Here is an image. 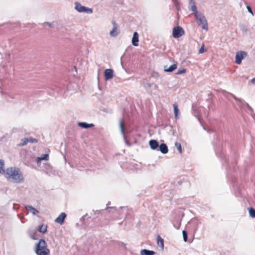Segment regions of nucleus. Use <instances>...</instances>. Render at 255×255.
I'll list each match as a JSON object with an SVG mask.
<instances>
[{
	"mask_svg": "<svg viewBox=\"0 0 255 255\" xmlns=\"http://www.w3.org/2000/svg\"><path fill=\"white\" fill-rule=\"evenodd\" d=\"M125 208H127V207L121 206L120 207V209H125Z\"/></svg>",
	"mask_w": 255,
	"mask_h": 255,
	"instance_id": "obj_47",
	"label": "nucleus"
},
{
	"mask_svg": "<svg viewBox=\"0 0 255 255\" xmlns=\"http://www.w3.org/2000/svg\"><path fill=\"white\" fill-rule=\"evenodd\" d=\"M118 28L113 27L112 30L110 32V35L111 36L115 37L118 35V33L117 32Z\"/></svg>",
	"mask_w": 255,
	"mask_h": 255,
	"instance_id": "obj_27",
	"label": "nucleus"
},
{
	"mask_svg": "<svg viewBox=\"0 0 255 255\" xmlns=\"http://www.w3.org/2000/svg\"><path fill=\"white\" fill-rule=\"evenodd\" d=\"M249 215L252 218H255V209L253 207L249 209Z\"/></svg>",
	"mask_w": 255,
	"mask_h": 255,
	"instance_id": "obj_28",
	"label": "nucleus"
},
{
	"mask_svg": "<svg viewBox=\"0 0 255 255\" xmlns=\"http://www.w3.org/2000/svg\"><path fill=\"white\" fill-rule=\"evenodd\" d=\"M183 238L185 242H186L188 240V234L186 231L183 230L182 231Z\"/></svg>",
	"mask_w": 255,
	"mask_h": 255,
	"instance_id": "obj_33",
	"label": "nucleus"
},
{
	"mask_svg": "<svg viewBox=\"0 0 255 255\" xmlns=\"http://www.w3.org/2000/svg\"><path fill=\"white\" fill-rule=\"evenodd\" d=\"M159 150L163 154H166L168 151V147L165 143H161L159 145Z\"/></svg>",
	"mask_w": 255,
	"mask_h": 255,
	"instance_id": "obj_16",
	"label": "nucleus"
},
{
	"mask_svg": "<svg viewBox=\"0 0 255 255\" xmlns=\"http://www.w3.org/2000/svg\"><path fill=\"white\" fill-rule=\"evenodd\" d=\"M120 124V127L121 129V131L122 134L124 136V138H125V131H124V121L123 119H121L119 121Z\"/></svg>",
	"mask_w": 255,
	"mask_h": 255,
	"instance_id": "obj_23",
	"label": "nucleus"
},
{
	"mask_svg": "<svg viewBox=\"0 0 255 255\" xmlns=\"http://www.w3.org/2000/svg\"><path fill=\"white\" fill-rule=\"evenodd\" d=\"M34 252L37 255H48L49 250L47 248L46 242L43 239H40L37 243L35 244Z\"/></svg>",
	"mask_w": 255,
	"mask_h": 255,
	"instance_id": "obj_2",
	"label": "nucleus"
},
{
	"mask_svg": "<svg viewBox=\"0 0 255 255\" xmlns=\"http://www.w3.org/2000/svg\"><path fill=\"white\" fill-rule=\"evenodd\" d=\"M183 28L179 26L175 27L173 29L172 35L175 38H178L184 34Z\"/></svg>",
	"mask_w": 255,
	"mask_h": 255,
	"instance_id": "obj_6",
	"label": "nucleus"
},
{
	"mask_svg": "<svg viewBox=\"0 0 255 255\" xmlns=\"http://www.w3.org/2000/svg\"><path fill=\"white\" fill-rule=\"evenodd\" d=\"M186 72V69H182L181 70H179L176 73V74L179 75L182 73H184Z\"/></svg>",
	"mask_w": 255,
	"mask_h": 255,
	"instance_id": "obj_38",
	"label": "nucleus"
},
{
	"mask_svg": "<svg viewBox=\"0 0 255 255\" xmlns=\"http://www.w3.org/2000/svg\"><path fill=\"white\" fill-rule=\"evenodd\" d=\"M47 225H40L38 226V231L41 233L44 234L47 232Z\"/></svg>",
	"mask_w": 255,
	"mask_h": 255,
	"instance_id": "obj_24",
	"label": "nucleus"
},
{
	"mask_svg": "<svg viewBox=\"0 0 255 255\" xmlns=\"http://www.w3.org/2000/svg\"><path fill=\"white\" fill-rule=\"evenodd\" d=\"M25 208L27 210L32 213L34 215H36L39 212V211L36 209L33 208L31 206L27 205L25 206Z\"/></svg>",
	"mask_w": 255,
	"mask_h": 255,
	"instance_id": "obj_19",
	"label": "nucleus"
},
{
	"mask_svg": "<svg viewBox=\"0 0 255 255\" xmlns=\"http://www.w3.org/2000/svg\"><path fill=\"white\" fill-rule=\"evenodd\" d=\"M172 1L174 3V4L175 7H176V8L177 9V10H178V7L180 6V3L178 1V0H172Z\"/></svg>",
	"mask_w": 255,
	"mask_h": 255,
	"instance_id": "obj_35",
	"label": "nucleus"
},
{
	"mask_svg": "<svg viewBox=\"0 0 255 255\" xmlns=\"http://www.w3.org/2000/svg\"><path fill=\"white\" fill-rule=\"evenodd\" d=\"M189 4H191L190 6L189 7V9L193 12L195 16L198 15L200 13L198 12L197 10V7L195 4V2L193 0H189Z\"/></svg>",
	"mask_w": 255,
	"mask_h": 255,
	"instance_id": "obj_11",
	"label": "nucleus"
},
{
	"mask_svg": "<svg viewBox=\"0 0 255 255\" xmlns=\"http://www.w3.org/2000/svg\"><path fill=\"white\" fill-rule=\"evenodd\" d=\"M251 82L255 85V77L251 80Z\"/></svg>",
	"mask_w": 255,
	"mask_h": 255,
	"instance_id": "obj_45",
	"label": "nucleus"
},
{
	"mask_svg": "<svg viewBox=\"0 0 255 255\" xmlns=\"http://www.w3.org/2000/svg\"><path fill=\"white\" fill-rule=\"evenodd\" d=\"M247 55V53L245 51H239L236 52L235 57V62L237 64H240L244 57Z\"/></svg>",
	"mask_w": 255,
	"mask_h": 255,
	"instance_id": "obj_7",
	"label": "nucleus"
},
{
	"mask_svg": "<svg viewBox=\"0 0 255 255\" xmlns=\"http://www.w3.org/2000/svg\"><path fill=\"white\" fill-rule=\"evenodd\" d=\"M231 97H232L235 100L238 102V105L241 109H246L249 104L247 103L244 100L241 98H237L235 95L231 93H228Z\"/></svg>",
	"mask_w": 255,
	"mask_h": 255,
	"instance_id": "obj_5",
	"label": "nucleus"
},
{
	"mask_svg": "<svg viewBox=\"0 0 255 255\" xmlns=\"http://www.w3.org/2000/svg\"><path fill=\"white\" fill-rule=\"evenodd\" d=\"M119 245L122 246H123V247H124L125 248H126V245L125 243H123V242H119Z\"/></svg>",
	"mask_w": 255,
	"mask_h": 255,
	"instance_id": "obj_43",
	"label": "nucleus"
},
{
	"mask_svg": "<svg viewBox=\"0 0 255 255\" xmlns=\"http://www.w3.org/2000/svg\"><path fill=\"white\" fill-rule=\"evenodd\" d=\"M78 125L79 127L85 129L94 127L93 124H88L85 122H79L78 123Z\"/></svg>",
	"mask_w": 255,
	"mask_h": 255,
	"instance_id": "obj_15",
	"label": "nucleus"
},
{
	"mask_svg": "<svg viewBox=\"0 0 255 255\" xmlns=\"http://www.w3.org/2000/svg\"><path fill=\"white\" fill-rule=\"evenodd\" d=\"M138 34L137 32H134L131 40L132 44L134 46H137L138 44Z\"/></svg>",
	"mask_w": 255,
	"mask_h": 255,
	"instance_id": "obj_13",
	"label": "nucleus"
},
{
	"mask_svg": "<svg viewBox=\"0 0 255 255\" xmlns=\"http://www.w3.org/2000/svg\"><path fill=\"white\" fill-rule=\"evenodd\" d=\"M111 205V202L109 201L108 203L107 204V207H110L109 205Z\"/></svg>",
	"mask_w": 255,
	"mask_h": 255,
	"instance_id": "obj_48",
	"label": "nucleus"
},
{
	"mask_svg": "<svg viewBox=\"0 0 255 255\" xmlns=\"http://www.w3.org/2000/svg\"><path fill=\"white\" fill-rule=\"evenodd\" d=\"M152 77H156L158 76V73H156V72H153L152 74Z\"/></svg>",
	"mask_w": 255,
	"mask_h": 255,
	"instance_id": "obj_44",
	"label": "nucleus"
},
{
	"mask_svg": "<svg viewBox=\"0 0 255 255\" xmlns=\"http://www.w3.org/2000/svg\"><path fill=\"white\" fill-rule=\"evenodd\" d=\"M45 172L47 173H50L52 172V167L50 166H48V168L45 170Z\"/></svg>",
	"mask_w": 255,
	"mask_h": 255,
	"instance_id": "obj_39",
	"label": "nucleus"
},
{
	"mask_svg": "<svg viewBox=\"0 0 255 255\" xmlns=\"http://www.w3.org/2000/svg\"><path fill=\"white\" fill-rule=\"evenodd\" d=\"M142 85L146 90H148L152 86V83L143 82Z\"/></svg>",
	"mask_w": 255,
	"mask_h": 255,
	"instance_id": "obj_29",
	"label": "nucleus"
},
{
	"mask_svg": "<svg viewBox=\"0 0 255 255\" xmlns=\"http://www.w3.org/2000/svg\"><path fill=\"white\" fill-rule=\"evenodd\" d=\"M49 158V155L47 154H42L40 157H38L36 158V162L37 164L40 163L41 160H48Z\"/></svg>",
	"mask_w": 255,
	"mask_h": 255,
	"instance_id": "obj_18",
	"label": "nucleus"
},
{
	"mask_svg": "<svg viewBox=\"0 0 255 255\" xmlns=\"http://www.w3.org/2000/svg\"><path fill=\"white\" fill-rule=\"evenodd\" d=\"M75 9L79 12H85L91 14L93 13V9L82 5L79 2H75Z\"/></svg>",
	"mask_w": 255,
	"mask_h": 255,
	"instance_id": "obj_4",
	"label": "nucleus"
},
{
	"mask_svg": "<svg viewBox=\"0 0 255 255\" xmlns=\"http://www.w3.org/2000/svg\"><path fill=\"white\" fill-rule=\"evenodd\" d=\"M43 25H48L50 27H53V25L52 23L49 22H45L43 23Z\"/></svg>",
	"mask_w": 255,
	"mask_h": 255,
	"instance_id": "obj_36",
	"label": "nucleus"
},
{
	"mask_svg": "<svg viewBox=\"0 0 255 255\" xmlns=\"http://www.w3.org/2000/svg\"><path fill=\"white\" fill-rule=\"evenodd\" d=\"M152 86H153L154 89L155 90H158V86H157V85L154 83H152Z\"/></svg>",
	"mask_w": 255,
	"mask_h": 255,
	"instance_id": "obj_41",
	"label": "nucleus"
},
{
	"mask_svg": "<svg viewBox=\"0 0 255 255\" xmlns=\"http://www.w3.org/2000/svg\"><path fill=\"white\" fill-rule=\"evenodd\" d=\"M177 68V65L176 64H173L171 65L168 68L166 69L165 68L164 71L167 72H172L174 71Z\"/></svg>",
	"mask_w": 255,
	"mask_h": 255,
	"instance_id": "obj_25",
	"label": "nucleus"
},
{
	"mask_svg": "<svg viewBox=\"0 0 255 255\" xmlns=\"http://www.w3.org/2000/svg\"><path fill=\"white\" fill-rule=\"evenodd\" d=\"M175 145L176 147L177 148L179 152L180 153H182V147H181V144L178 142H176L175 143Z\"/></svg>",
	"mask_w": 255,
	"mask_h": 255,
	"instance_id": "obj_32",
	"label": "nucleus"
},
{
	"mask_svg": "<svg viewBox=\"0 0 255 255\" xmlns=\"http://www.w3.org/2000/svg\"><path fill=\"white\" fill-rule=\"evenodd\" d=\"M4 175L9 181L12 183H21L24 180V177L19 169L15 167L7 168Z\"/></svg>",
	"mask_w": 255,
	"mask_h": 255,
	"instance_id": "obj_1",
	"label": "nucleus"
},
{
	"mask_svg": "<svg viewBox=\"0 0 255 255\" xmlns=\"http://www.w3.org/2000/svg\"><path fill=\"white\" fill-rule=\"evenodd\" d=\"M149 145L150 148L153 150L157 149L159 147L158 142L155 139H151L149 141Z\"/></svg>",
	"mask_w": 255,
	"mask_h": 255,
	"instance_id": "obj_12",
	"label": "nucleus"
},
{
	"mask_svg": "<svg viewBox=\"0 0 255 255\" xmlns=\"http://www.w3.org/2000/svg\"><path fill=\"white\" fill-rule=\"evenodd\" d=\"M28 141L30 143H37L38 142V140L37 139L33 138L32 137L28 138Z\"/></svg>",
	"mask_w": 255,
	"mask_h": 255,
	"instance_id": "obj_34",
	"label": "nucleus"
},
{
	"mask_svg": "<svg viewBox=\"0 0 255 255\" xmlns=\"http://www.w3.org/2000/svg\"><path fill=\"white\" fill-rule=\"evenodd\" d=\"M173 109H174V113L175 118L176 119H178V116L180 113L179 110L178 108V105L176 103H175L173 104Z\"/></svg>",
	"mask_w": 255,
	"mask_h": 255,
	"instance_id": "obj_20",
	"label": "nucleus"
},
{
	"mask_svg": "<svg viewBox=\"0 0 255 255\" xmlns=\"http://www.w3.org/2000/svg\"><path fill=\"white\" fill-rule=\"evenodd\" d=\"M157 242L158 245L160 247H161L162 249H163V248H164V240L159 235L157 237Z\"/></svg>",
	"mask_w": 255,
	"mask_h": 255,
	"instance_id": "obj_26",
	"label": "nucleus"
},
{
	"mask_svg": "<svg viewBox=\"0 0 255 255\" xmlns=\"http://www.w3.org/2000/svg\"><path fill=\"white\" fill-rule=\"evenodd\" d=\"M196 19L199 21L198 25L201 26L203 29L208 30V23L205 16L202 13L196 15Z\"/></svg>",
	"mask_w": 255,
	"mask_h": 255,
	"instance_id": "obj_3",
	"label": "nucleus"
},
{
	"mask_svg": "<svg viewBox=\"0 0 255 255\" xmlns=\"http://www.w3.org/2000/svg\"><path fill=\"white\" fill-rule=\"evenodd\" d=\"M247 8L248 9V11H249V12H250V13H251L253 15H254V13H253V11L252 9V8L249 5H248L247 6Z\"/></svg>",
	"mask_w": 255,
	"mask_h": 255,
	"instance_id": "obj_40",
	"label": "nucleus"
},
{
	"mask_svg": "<svg viewBox=\"0 0 255 255\" xmlns=\"http://www.w3.org/2000/svg\"><path fill=\"white\" fill-rule=\"evenodd\" d=\"M205 51V49H204V45H202V46L200 47L199 50V53L200 54H201V53H203L204 51Z\"/></svg>",
	"mask_w": 255,
	"mask_h": 255,
	"instance_id": "obj_37",
	"label": "nucleus"
},
{
	"mask_svg": "<svg viewBox=\"0 0 255 255\" xmlns=\"http://www.w3.org/2000/svg\"><path fill=\"white\" fill-rule=\"evenodd\" d=\"M4 161L3 159H0V173L4 175L6 172V170L4 169Z\"/></svg>",
	"mask_w": 255,
	"mask_h": 255,
	"instance_id": "obj_21",
	"label": "nucleus"
},
{
	"mask_svg": "<svg viewBox=\"0 0 255 255\" xmlns=\"http://www.w3.org/2000/svg\"><path fill=\"white\" fill-rule=\"evenodd\" d=\"M156 253L154 251L148 250L147 249H143L141 250V255H155Z\"/></svg>",
	"mask_w": 255,
	"mask_h": 255,
	"instance_id": "obj_17",
	"label": "nucleus"
},
{
	"mask_svg": "<svg viewBox=\"0 0 255 255\" xmlns=\"http://www.w3.org/2000/svg\"><path fill=\"white\" fill-rule=\"evenodd\" d=\"M90 218H91V217H88V218H87V219H90Z\"/></svg>",
	"mask_w": 255,
	"mask_h": 255,
	"instance_id": "obj_49",
	"label": "nucleus"
},
{
	"mask_svg": "<svg viewBox=\"0 0 255 255\" xmlns=\"http://www.w3.org/2000/svg\"><path fill=\"white\" fill-rule=\"evenodd\" d=\"M27 233L31 239L34 240L37 239V238L36 237V236L37 235V232L36 231H28L27 232Z\"/></svg>",
	"mask_w": 255,
	"mask_h": 255,
	"instance_id": "obj_22",
	"label": "nucleus"
},
{
	"mask_svg": "<svg viewBox=\"0 0 255 255\" xmlns=\"http://www.w3.org/2000/svg\"><path fill=\"white\" fill-rule=\"evenodd\" d=\"M104 77L106 81L112 79L114 77V71L112 69H106L104 71Z\"/></svg>",
	"mask_w": 255,
	"mask_h": 255,
	"instance_id": "obj_8",
	"label": "nucleus"
},
{
	"mask_svg": "<svg viewBox=\"0 0 255 255\" xmlns=\"http://www.w3.org/2000/svg\"><path fill=\"white\" fill-rule=\"evenodd\" d=\"M66 216V214L64 212H62L59 215V216L57 218L55 219V222L61 225L64 223Z\"/></svg>",
	"mask_w": 255,
	"mask_h": 255,
	"instance_id": "obj_10",
	"label": "nucleus"
},
{
	"mask_svg": "<svg viewBox=\"0 0 255 255\" xmlns=\"http://www.w3.org/2000/svg\"><path fill=\"white\" fill-rule=\"evenodd\" d=\"M245 110H246V111L249 114H250V115L253 116V115L254 114V110H253V108L249 105H248V106H247V108H246V109H245Z\"/></svg>",
	"mask_w": 255,
	"mask_h": 255,
	"instance_id": "obj_31",
	"label": "nucleus"
},
{
	"mask_svg": "<svg viewBox=\"0 0 255 255\" xmlns=\"http://www.w3.org/2000/svg\"><path fill=\"white\" fill-rule=\"evenodd\" d=\"M109 210H114L116 212L118 211V209L116 207H107L104 209L101 210H97L96 211H94V212L95 214L97 215V217H98L99 215L102 214V213L104 211H107ZM109 212H111V210H109Z\"/></svg>",
	"mask_w": 255,
	"mask_h": 255,
	"instance_id": "obj_9",
	"label": "nucleus"
},
{
	"mask_svg": "<svg viewBox=\"0 0 255 255\" xmlns=\"http://www.w3.org/2000/svg\"><path fill=\"white\" fill-rule=\"evenodd\" d=\"M28 142V138H23L21 139V142L18 144L19 146H23Z\"/></svg>",
	"mask_w": 255,
	"mask_h": 255,
	"instance_id": "obj_30",
	"label": "nucleus"
},
{
	"mask_svg": "<svg viewBox=\"0 0 255 255\" xmlns=\"http://www.w3.org/2000/svg\"><path fill=\"white\" fill-rule=\"evenodd\" d=\"M112 24L113 25V27H117L118 28V24H117V23L115 21H113L112 22Z\"/></svg>",
	"mask_w": 255,
	"mask_h": 255,
	"instance_id": "obj_42",
	"label": "nucleus"
},
{
	"mask_svg": "<svg viewBox=\"0 0 255 255\" xmlns=\"http://www.w3.org/2000/svg\"><path fill=\"white\" fill-rule=\"evenodd\" d=\"M88 216L87 214H86L84 216H82L80 219V223H77V226H88L89 224L87 223V221H86V217Z\"/></svg>",
	"mask_w": 255,
	"mask_h": 255,
	"instance_id": "obj_14",
	"label": "nucleus"
},
{
	"mask_svg": "<svg viewBox=\"0 0 255 255\" xmlns=\"http://www.w3.org/2000/svg\"><path fill=\"white\" fill-rule=\"evenodd\" d=\"M173 225L175 228H176L177 229H179L180 228V223L179 224V225L178 227H176L174 224H173Z\"/></svg>",
	"mask_w": 255,
	"mask_h": 255,
	"instance_id": "obj_46",
	"label": "nucleus"
}]
</instances>
